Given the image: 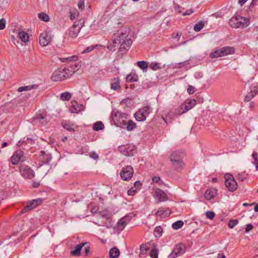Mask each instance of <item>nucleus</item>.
Instances as JSON below:
<instances>
[{"label": "nucleus", "mask_w": 258, "mask_h": 258, "mask_svg": "<svg viewBox=\"0 0 258 258\" xmlns=\"http://www.w3.org/2000/svg\"><path fill=\"white\" fill-rule=\"evenodd\" d=\"M128 37V34L125 32L119 30L114 33L112 41L108 45V49L111 51H114L118 44L121 43L123 40Z\"/></svg>", "instance_id": "1"}, {"label": "nucleus", "mask_w": 258, "mask_h": 258, "mask_svg": "<svg viewBox=\"0 0 258 258\" xmlns=\"http://www.w3.org/2000/svg\"><path fill=\"white\" fill-rule=\"evenodd\" d=\"M170 160L173 168L176 170H181L184 166L183 162V153L181 152H173L170 156Z\"/></svg>", "instance_id": "2"}, {"label": "nucleus", "mask_w": 258, "mask_h": 258, "mask_svg": "<svg viewBox=\"0 0 258 258\" xmlns=\"http://www.w3.org/2000/svg\"><path fill=\"white\" fill-rule=\"evenodd\" d=\"M229 24L232 28L243 29L249 25V20L239 15L234 16L229 20Z\"/></svg>", "instance_id": "3"}, {"label": "nucleus", "mask_w": 258, "mask_h": 258, "mask_svg": "<svg viewBox=\"0 0 258 258\" xmlns=\"http://www.w3.org/2000/svg\"><path fill=\"white\" fill-rule=\"evenodd\" d=\"M71 76V74L70 70L64 68L63 69H58L55 71L51 76V79L52 81H61L67 79Z\"/></svg>", "instance_id": "4"}, {"label": "nucleus", "mask_w": 258, "mask_h": 258, "mask_svg": "<svg viewBox=\"0 0 258 258\" xmlns=\"http://www.w3.org/2000/svg\"><path fill=\"white\" fill-rule=\"evenodd\" d=\"M128 115L126 113H121L120 111H117L112 114V119L114 123L118 126L123 127L126 124V120L127 119Z\"/></svg>", "instance_id": "5"}, {"label": "nucleus", "mask_w": 258, "mask_h": 258, "mask_svg": "<svg viewBox=\"0 0 258 258\" xmlns=\"http://www.w3.org/2000/svg\"><path fill=\"white\" fill-rule=\"evenodd\" d=\"M151 112V107L147 105L139 109L135 114V117L138 121H143Z\"/></svg>", "instance_id": "6"}, {"label": "nucleus", "mask_w": 258, "mask_h": 258, "mask_svg": "<svg viewBox=\"0 0 258 258\" xmlns=\"http://www.w3.org/2000/svg\"><path fill=\"white\" fill-rule=\"evenodd\" d=\"M225 184L227 189L230 191L236 190L238 187L237 182L235 181L233 176L230 174H226L224 176Z\"/></svg>", "instance_id": "7"}, {"label": "nucleus", "mask_w": 258, "mask_h": 258, "mask_svg": "<svg viewBox=\"0 0 258 258\" xmlns=\"http://www.w3.org/2000/svg\"><path fill=\"white\" fill-rule=\"evenodd\" d=\"M19 170L24 178L32 179L35 176L34 171L29 166L24 164H20Z\"/></svg>", "instance_id": "8"}, {"label": "nucleus", "mask_w": 258, "mask_h": 258, "mask_svg": "<svg viewBox=\"0 0 258 258\" xmlns=\"http://www.w3.org/2000/svg\"><path fill=\"white\" fill-rule=\"evenodd\" d=\"M134 169L132 166L127 165L122 168L120 175L123 180L131 179L133 175Z\"/></svg>", "instance_id": "9"}, {"label": "nucleus", "mask_w": 258, "mask_h": 258, "mask_svg": "<svg viewBox=\"0 0 258 258\" xmlns=\"http://www.w3.org/2000/svg\"><path fill=\"white\" fill-rule=\"evenodd\" d=\"M185 251V247L182 243L176 244L174 247L171 253L168 255V258H175L180 256Z\"/></svg>", "instance_id": "10"}, {"label": "nucleus", "mask_w": 258, "mask_h": 258, "mask_svg": "<svg viewBox=\"0 0 258 258\" xmlns=\"http://www.w3.org/2000/svg\"><path fill=\"white\" fill-rule=\"evenodd\" d=\"M10 161L13 165H17L20 161L23 162L24 161V152L21 150H17L14 153Z\"/></svg>", "instance_id": "11"}, {"label": "nucleus", "mask_w": 258, "mask_h": 258, "mask_svg": "<svg viewBox=\"0 0 258 258\" xmlns=\"http://www.w3.org/2000/svg\"><path fill=\"white\" fill-rule=\"evenodd\" d=\"M42 203V200L41 199H37L29 201L27 205L21 210V213H25L26 212L29 211L38 205H40Z\"/></svg>", "instance_id": "12"}, {"label": "nucleus", "mask_w": 258, "mask_h": 258, "mask_svg": "<svg viewBox=\"0 0 258 258\" xmlns=\"http://www.w3.org/2000/svg\"><path fill=\"white\" fill-rule=\"evenodd\" d=\"M82 26H83L80 23V22H75L69 30V36L73 38H76L78 36Z\"/></svg>", "instance_id": "13"}, {"label": "nucleus", "mask_w": 258, "mask_h": 258, "mask_svg": "<svg viewBox=\"0 0 258 258\" xmlns=\"http://www.w3.org/2000/svg\"><path fill=\"white\" fill-rule=\"evenodd\" d=\"M154 197L160 202L168 200V197L167 194L163 190L159 188H156L155 190Z\"/></svg>", "instance_id": "14"}, {"label": "nucleus", "mask_w": 258, "mask_h": 258, "mask_svg": "<svg viewBox=\"0 0 258 258\" xmlns=\"http://www.w3.org/2000/svg\"><path fill=\"white\" fill-rule=\"evenodd\" d=\"M119 151L125 156H133L135 151L133 146H122L119 147Z\"/></svg>", "instance_id": "15"}, {"label": "nucleus", "mask_w": 258, "mask_h": 258, "mask_svg": "<svg viewBox=\"0 0 258 258\" xmlns=\"http://www.w3.org/2000/svg\"><path fill=\"white\" fill-rule=\"evenodd\" d=\"M50 41V37L48 36L47 32H44L41 33L39 36L40 44L43 46L47 45Z\"/></svg>", "instance_id": "16"}, {"label": "nucleus", "mask_w": 258, "mask_h": 258, "mask_svg": "<svg viewBox=\"0 0 258 258\" xmlns=\"http://www.w3.org/2000/svg\"><path fill=\"white\" fill-rule=\"evenodd\" d=\"M170 213V210L169 209L160 208L155 213V215L160 218H164L169 216Z\"/></svg>", "instance_id": "17"}, {"label": "nucleus", "mask_w": 258, "mask_h": 258, "mask_svg": "<svg viewBox=\"0 0 258 258\" xmlns=\"http://www.w3.org/2000/svg\"><path fill=\"white\" fill-rule=\"evenodd\" d=\"M133 43L132 40L130 38L127 37L121 43L119 48V51L126 50L130 48Z\"/></svg>", "instance_id": "18"}, {"label": "nucleus", "mask_w": 258, "mask_h": 258, "mask_svg": "<svg viewBox=\"0 0 258 258\" xmlns=\"http://www.w3.org/2000/svg\"><path fill=\"white\" fill-rule=\"evenodd\" d=\"M258 93V88L254 86L252 87L251 89L250 92L247 93L244 97V100L245 101H249L251 100L254 96H255Z\"/></svg>", "instance_id": "19"}, {"label": "nucleus", "mask_w": 258, "mask_h": 258, "mask_svg": "<svg viewBox=\"0 0 258 258\" xmlns=\"http://www.w3.org/2000/svg\"><path fill=\"white\" fill-rule=\"evenodd\" d=\"M87 244V242L81 243L77 245L74 250L71 251V254L74 256H79L80 255L81 250L84 246Z\"/></svg>", "instance_id": "20"}, {"label": "nucleus", "mask_w": 258, "mask_h": 258, "mask_svg": "<svg viewBox=\"0 0 258 258\" xmlns=\"http://www.w3.org/2000/svg\"><path fill=\"white\" fill-rule=\"evenodd\" d=\"M217 194V190L215 188L208 189L205 192L204 197L208 200L213 199Z\"/></svg>", "instance_id": "21"}, {"label": "nucleus", "mask_w": 258, "mask_h": 258, "mask_svg": "<svg viewBox=\"0 0 258 258\" xmlns=\"http://www.w3.org/2000/svg\"><path fill=\"white\" fill-rule=\"evenodd\" d=\"M223 56L235 53V48L233 47L225 46L220 48Z\"/></svg>", "instance_id": "22"}, {"label": "nucleus", "mask_w": 258, "mask_h": 258, "mask_svg": "<svg viewBox=\"0 0 258 258\" xmlns=\"http://www.w3.org/2000/svg\"><path fill=\"white\" fill-rule=\"evenodd\" d=\"M63 127L70 132H75V128H77V126L74 124L71 123L69 121H64L62 122Z\"/></svg>", "instance_id": "23"}, {"label": "nucleus", "mask_w": 258, "mask_h": 258, "mask_svg": "<svg viewBox=\"0 0 258 258\" xmlns=\"http://www.w3.org/2000/svg\"><path fill=\"white\" fill-rule=\"evenodd\" d=\"M110 87L111 89L117 90L120 88V81L118 78H115L111 80Z\"/></svg>", "instance_id": "24"}, {"label": "nucleus", "mask_w": 258, "mask_h": 258, "mask_svg": "<svg viewBox=\"0 0 258 258\" xmlns=\"http://www.w3.org/2000/svg\"><path fill=\"white\" fill-rule=\"evenodd\" d=\"M40 156L42 157L41 160L43 164H48L52 158L51 155L50 154H46L44 151L40 152Z\"/></svg>", "instance_id": "25"}, {"label": "nucleus", "mask_w": 258, "mask_h": 258, "mask_svg": "<svg viewBox=\"0 0 258 258\" xmlns=\"http://www.w3.org/2000/svg\"><path fill=\"white\" fill-rule=\"evenodd\" d=\"M38 88V85L34 84L29 86H21L18 88L17 91L19 92L23 91H27L33 89H37Z\"/></svg>", "instance_id": "26"}, {"label": "nucleus", "mask_w": 258, "mask_h": 258, "mask_svg": "<svg viewBox=\"0 0 258 258\" xmlns=\"http://www.w3.org/2000/svg\"><path fill=\"white\" fill-rule=\"evenodd\" d=\"M152 248L150 252V256L152 258H158L159 250L157 246L154 243L152 244L151 246Z\"/></svg>", "instance_id": "27"}, {"label": "nucleus", "mask_w": 258, "mask_h": 258, "mask_svg": "<svg viewBox=\"0 0 258 258\" xmlns=\"http://www.w3.org/2000/svg\"><path fill=\"white\" fill-rule=\"evenodd\" d=\"M127 224L125 223V222L123 221V220L121 218L117 222L116 225L115 226L114 229L117 232H120L124 228L125 226Z\"/></svg>", "instance_id": "28"}, {"label": "nucleus", "mask_w": 258, "mask_h": 258, "mask_svg": "<svg viewBox=\"0 0 258 258\" xmlns=\"http://www.w3.org/2000/svg\"><path fill=\"white\" fill-rule=\"evenodd\" d=\"M152 244V243L151 242H148L147 243L141 244L140 248L141 251L140 254H144L146 253L147 251L149 250Z\"/></svg>", "instance_id": "29"}, {"label": "nucleus", "mask_w": 258, "mask_h": 258, "mask_svg": "<svg viewBox=\"0 0 258 258\" xmlns=\"http://www.w3.org/2000/svg\"><path fill=\"white\" fill-rule=\"evenodd\" d=\"M177 117L175 112H170L167 116L163 118L164 120L166 123H170L172 120L175 119Z\"/></svg>", "instance_id": "30"}, {"label": "nucleus", "mask_w": 258, "mask_h": 258, "mask_svg": "<svg viewBox=\"0 0 258 258\" xmlns=\"http://www.w3.org/2000/svg\"><path fill=\"white\" fill-rule=\"evenodd\" d=\"M120 254L119 249L114 247L110 249L109 256L111 258H117Z\"/></svg>", "instance_id": "31"}, {"label": "nucleus", "mask_w": 258, "mask_h": 258, "mask_svg": "<svg viewBox=\"0 0 258 258\" xmlns=\"http://www.w3.org/2000/svg\"><path fill=\"white\" fill-rule=\"evenodd\" d=\"M18 36L20 38V39H21V41L24 42H26L28 41V39L29 38V35L27 33L24 31L19 32L18 34Z\"/></svg>", "instance_id": "32"}, {"label": "nucleus", "mask_w": 258, "mask_h": 258, "mask_svg": "<svg viewBox=\"0 0 258 258\" xmlns=\"http://www.w3.org/2000/svg\"><path fill=\"white\" fill-rule=\"evenodd\" d=\"M196 104V101L195 99L190 100L187 102L186 104H184V109L185 111L187 112L190 109H191Z\"/></svg>", "instance_id": "33"}, {"label": "nucleus", "mask_w": 258, "mask_h": 258, "mask_svg": "<svg viewBox=\"0 0 258 258\" xmlns=\"http://www.w3.org/2000/svg\"><path fill=\"white\" fill-rule=\"evenodd\" d=\"M125 125H126V128L128 131H133L137 127L136 123L132 120H129L126 122V124Z\"/></svg>", "instance_id": "34"}, {"label": "nucleus", "mask_w": 258, "mask_h": 258, "mask_svg": "<svg viewBox=\"0 0 258 258\" xmlns=\"http://www.w3.org/2000/svg\"><path fill=\"white\" fill-rule=\"evenodd\" d=\"M138 80V76L135 74L132 73L126 76V81L129 82H136Z\"/></svg>", "instance_id": "35"}, {"label": "nucleus", "mask_w": 258, "mask_h": 258, "mask_svg": "<svg viewBox=\"0 0 258 258\" xmlns=\"http://www.w3.org/2000/svg\"><path fill=\"white\" fill-rule=\"evenodd\" d=\"M174 112L177 117L183 114L184 113L186 112L185 111V109H184V104H181L179 106L175 109Z\"/></svg>", "instance_id": "36"}, {"label": "nucleus", "mask_w": 258, "mask_h": 258, "mask_svg": "<svg viewBox=\"0 0 258 258\" xmlns=\"http://www.w3.org/2000/svg\"><path fill=\"white\" fill-rule=\"evenodd\" d=\"M104 127V125L103 123L100 121L96 122L93 126V130L96 131H100V130L103 129Z\"/></svg>", "instance_id": "37"}, {"label": "nucleus", "mask_w": 258, "mask_h": 258, "mask_svg": "<svg viewBox=\"0 0 258 258\" xmlns=\"http://www.w3.org/2000/svg\"><path fill=\"white\" fill-rule=\"evenodd\" d=\"M71 103V107L73 108V109L72 110V112L80 111L82 109V105L78 104L77 102L73 101Z\"/></svg>", "instance_id": "38"}, {"label": "nucleus", "mask_w": 258, "mask_h": 258, "mask_svg": "<svg viewBox=\"0 0 258 258\" xmlns=\"http://www.w3.org/2000/svg\"><path fill=\"white\" fill-rule=\"evenodd\" d=\"M205 26V22L202 21H200L194 26V29L196 32H199Z\"/></svg>", "instance_id": "39"}, {"label": "nucleus", "mask_w": 258, "mask_h": 258, "mask_svg": "<svg viewBox=\"0 0 258 258\" xmlns=\"http://www.w3.org/2000/svg\"><path fill=\"white\" fill-rule=\"evenodd\" d=\"M138 66L142 70H144L148 68L149 63L145 61H139L137 62Z\"/></svg>", "instance_id": "40"}, {"label": "nucleus", "mask_w": 258, "mask_h": 258, "mask_svg": "<svg viewBox=\"0 0 258 258\" xmlns=\"http://www.w3.org/2000/svg\"><path fill=\"white\" fill-rule=\"evenodd\" d=\"M71 97L72 94L70 93L66 92L61 94L60 98L63 101H68L71 98Z\"/></svg>", "instance_id": "41"}, {"label": "nucleus", "mask_w": 258, "mask_h": 258, "mask_svg": "<svg viewBox=\"0 0 258 258\" xmlns=\"http://www.w3.org/2000/svg\"><path fill=\"white\" fill-rule=\"evenodd\" d=\"M221 56H223L222 55V52H221V50L220 48L218 49L217 50H216L215 51H214V52H213L210 54V57L212 58L221 57Z\"/></svg>", "instance_id": "42"}, {"label": "nucleus", "mask_w": 258, "mask_h": 258, "mask_svg": "<svg viewBox=\"0 0 258 258\" xmlns=\"http://www.w3.org/2000/svg\"><path fill=\"white\" fill-rule=\"evenodd\" d=\"M184 223L182 221L179 220L174 223H173L172 225V227L173 229L175 230H177L182 227Z\"/></svg>", "instance_id": "43"}, {"label": "nucleus", "mask_w": 258, "mask_h": 258, "mask_svg": "<svg viewBox=\"0 0 258 258\" xmlns=\"http://www.w3.org/2000/svg\"><path fill=\"white\" fill-rule=\"evenodd\" d=\"M163 229L161 226H157L154 229V235L156 237H159L162 235Z\"/></svg>", "instance_id": "44"}, {"label": "nucleus", "mask_w": 258, "mask_h": 258, "mask_svg": "<svg viewBox=\"0 0 258 258\" xmlns=\"http://www.w3.org/2000/svg\"><path fill=\"white\" fill-rule=\"evenodd\" d=\"M39 18L44 22H48L49 20V17L48 15L44 13L38 14Z\"/></svg>", "instance_id": "45"}, {"label": "nucleus", "mask_w": 258, "mask_h": 258, "mask_svg": "<svg viewBox=\"0 0 258 258\" xmlns=\"http://www.w3.org/2000/svg\"><path fill=\"white\" fill-rule=\"evenodd\" d=\"M149 67L153 71H156L161 69L160 63L157 62H152L149 66Z\"/></svg>", "instance_id": "46"}, {"label": "nucleus", "mask_w": 258, "mask_h": 258, "mask_svg": "<svg viewBox=\"0 0 258 258\" xmlns=\"http://www.w3.org/2000/svg\"><path fill=\"white\" fill-rule=\"evenodd\" d=\"M238 223L237 219H231L229 220L228 225L230 228H233Z\"/></svg>", "instance_id": "47"}, {"label": "nucleus", "mask_w": 258, "mask_h": 258, "mask_svg": "<svg viewBox=\"0 0 258 258\" xmlns=\"http://www.w3.org/2000/svg\"><path fill=\"white\" fill-rule=\"evenodd\" d=\"M248 175L245 173H239L238 174V179L241 181H244L247 179Z\"/></svg>", "instance_id": "48"}, {"label": "nucleus", "mask_w": 258, "mask_h": 258, "mask_svg": "<svg viewBox=\"0 0 258 258\" xmlns=\"http://www.w3.org/2000/svg\"><path fill=\"white\" fill-rule=\"evenodd\" d=\"M37 119L39 120V122L43 124H45L47 122L46 119L42 115V114L38 115Z\"/></svg>", "instance_id": "49"}, {"label": "nucleus", "mask_w": 258, "mask_h": 258, "mask_svg": "<svg viewBox=\"0 0 258 258\" xmlns=\"http://www.w3.org/2000/svg\"><path fill=\"white\" fill-rule=\"evenodd\" d=\"M215 216V214L214 212L212 211H208L206 212V216L207 218L209 219H213Z\"/></svg>", "instance_id": "50"}, {"label": "nucleus", "mask_w": 258, "mask_h": 258, "mask_svg": "<svg viewBox=\"0 0 258 258\" xmlns=\"http://www.w3.org/2000/svg\"><path fill=\"white\" fill-rule=\"evenodd\" d=\"M153 182L155 183H158L159 185L163 184V182L161 180L160 177L154 176L152 178Z\"/></svg>", "instance_id": "51"}, {"label": "nucleus", "mask_w": 258, "mask_h": 258, "mask_svg": "<svg viewBox=\"0 0 258 258\" xmlns=\"http://www.w3.org/2000/svg\"><path fill=\"white\" fill-rule=\"evenodd\" d=\"M6 27V21L4 19L0 20V30H3Z\"/></svg>", "instance_id": "52"}, {"label": "nucleus", "mask_w": 258, "mask_h": 258, "mask_svg": "<svg viewBox=\"0 0 258 258\" xmlns=\"http://www.w3.org/2000/svg\"><path fill=\"white\" fill-rule=\"evenodd\" d=\"M95 48L94 46H90L87 47L85 49H84L83 51V53H88L91 52Z\"/></svg>", "instance_id": "53"}, {"label": "nucleus", "mask_w": 258, "mask_h": 258, "mask_svg": "<svg viewBox=\"0 0 258 258\" xmlns=\"http://www.w3.org/2000/svg\"><path fill=\"white\" fill-rule=\"evenodd\" d=\"M69 61H75L78 60V56L76 55H73L66 58Z\"/></svg>", "instance_id": "54"}, {"label": "nucleus", "mask_w": 258, "mask_h": 258, "mask_svg": "<svg viewBox=\"0 0 258 258\" xmlns=\"http://www.w3.org/2000/svg\"><path fill=\"white\" fill-rule=\"evenodd\" d=\"M187 92L189 94H194L195 92V88L193 86L189 85L187 88Z\"/></svg>", "instance_id": "55"}, {"label": "nucleus", "mask_w": 258, "mask_h": 258, "mask_svg": "<svg viewBox=\"0 0 258 258\" xmlns=\"http://www.w3.org/2000/svg\"><path fill=\"white\" fill-rule=\"evenodd\" d=\"M121 219L123 220V221L125 222L126 224H127L130 222V221L131 220V217L128 215H126L124 217H123V218H122Z\"/></svg>", "instance_id": "56"}, {"label": "nucleus", "mask_w": 258, "mask_h": 258, "mask_svg": "<svg viewBox=\"0 0 258 258\" xmlns=\"http://www.w3.org/2000/svg\"><path fill=\"white\" fill-rule=\"evenodd\" d=\"M254 160L253 164L258 161V154L256 152H253L252 155Z\"/></svg>", "instance_id": "57"}, {"label": "nucleus", "mask_w": 258, "mask_h": 258, "mask_svg": "<svg viewBox=\"0 0 258 258\" xmlns=\"http://www.w3.org/2000/svg\"><path fill=\"white\" fill-rule=\"evenodd\" d=\"M253 226L251 224H248L246 225V228H245V233L248 232L249 231H250L252 228Z\"/></svg>", "instance_id": "58"}, {"label": "nucleus", "mask_w": 258, "mask_h": 258, "mask_svg": "<svg viewBox=\"0 0 258 258\" xmlns=\"http://www.w3.org/2000/svg\"><path fill=\"white\" fill-rule=\"evenodd\" d=\"M90 156L94 159H97L99 158L98 154L95 152H91L90 154Z\"/></svg>", "instance_id": "59"}, {"label": "nucleus", "mask_w": 258, "mask_h": 258, "mask_svg": "<svg viewBox=\"0 0 258 258\" xmlns=\"http://www.w3.org/2000/svg\"><path fill=\"white\" fill-rule=\"evenodd\" d=\"M84 246L85 254L88 255L90 251V246H89L88 243L87 245H86L85 246Z\"/></svg>", "instance_id": "60"}, {"label": "nucleus", "mask_w": 258, "mask_h": 258, "mask_svg": "<svg viewBox=\"0 0 258 258\" xmlns=\"http://www.w3.org/2000/svg\"><path fill=\"white\" fill-rule=\"evenodd\" d=\"M194 11L191 9L187 10L185 12L182 13L183 16L189 15L192 14Z\"/></svg>", "instance_id": "61"}, {"label": "nucleus", "mask_w": 258, "mask_h": 258, "mask_svg": "<svg viewBox=\"0 0 258 258\" xmlns=\"http://www.w3.org/2000/svg\"><path fill=\"white\" fill-rule=\"evenodd\" d=\"M79 9H83L84 8V3L83 2H79L78 4Z\"/></svg>", "instance_id": "62"}, {"label": "nucleus", "mask_w": 258, "mask_h": 258, "mask_svg": "<svg viewBox=\"0 0 258 258\" xmlns=\"http://www.w3.org/2000/svg\"><path fill=\"white\" fill-rule=\"evenodd\" d=\"M136 192V190H134L133 188H131L128 190L127 193L128 195L132 196L134 195Z\"/></svg>", "instance_id": "63"}, {"label": "nucleus", "mask_w": 258, "mask_h": 258, "mask_svg": "<svg viewBox=\"0 0 258 258\" xmlns=\"http://www.w3.org/2000/svg\"><path fill=\"white\" fill-rule=\"evenodd\" d=\"M39 185H40V183H39V182H38L34 181L32 183V185H33V187H34V188L38 187L39 186Z\"/></svg>", "instance_id": "64"}]
</instances>
